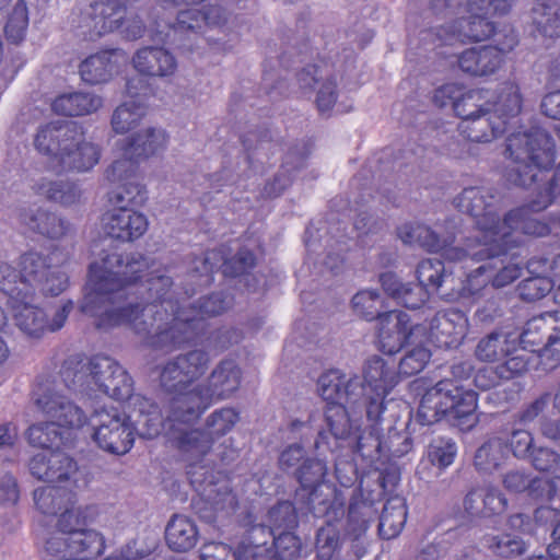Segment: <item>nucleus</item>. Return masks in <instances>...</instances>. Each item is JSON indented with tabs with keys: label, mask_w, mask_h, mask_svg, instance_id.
<instances>
[{
	"label": "nucleus",
	"mask_w": 560,
	"mask_h": 560,
	"mask_svg": "<svg viewBox=\"0 0 560 560\" xmlns=\"http://www.w3.org/2000/svg\"><path fill=\"white\" fill-rule=\"evenodd\" d=\"M60 135L63 136V142L51 164L55 170L88 172L100 162V147L89 141L75 125L61 129Z\"/></svg>",
	"instance_id": "17"
},
{
	"label": "nucleus",
	"mask_w": 560,
	"mask_h": 560,
	"mask_svg": "<svg viewBox=\"0 0 560 560\" xmlns=\"http://www.w3.org/2000/svg\"><path fill=\"white\" fill-rule=\"evenodd\" d=\"M128 61V55L121 49L100 51L81 62L80 74L88 83H105L118 74Z\"/></svg>",
	"instance_id": "27"
},
{
	"label": "nucleus",
	"mask_w": 560,
	"mask_h": 560,
	"mask_svg": "<svg viewBox=\"0 0 560 560\" xmlns=\"http://www.w3.org/2000/svg\"><path fill=\"white\" fill-rule=\"evenodd\" d=\"M339 546V530L330 522L318 529L316 538L317 557L319 560H330Z\"/></svg>",
	"instance_id": "55"
},
{
	"label": "nucleus",
	"mask_w": 560,
	"mask_h": 560,
	"mask_svg": "<svg viewBox=\"0 0 560 560\" xmlns=\"http://www.w3.org/2000/svg\"><path fill=\"white\" fill-rule=\"evenodd\" d=\"M532 460L536 469L548 471L558 467L560 456L549 448L539 447L532 452Z\"/></svg>",
	"instance_id": "61"
},
{
	"label": "nucleus",
	"mask_w": 560,
	"mask_h": 560,
	"mask_svg": "<svg viewBox=\"0 0 560 560\" xmlns=\"http://www.w3.org/2000/svg\"><path fill=\"white\" fill-rule=\"evenodd\" d=\"M327 471L326 465L319 459H307L298 470V478L304 488L318 485Z\"/></svg>",
	"instance_id": "58"
},
{
	"label": "nucleus",
	"mask_w": 560,
	"mask_h": 560,
	"mask_svg": "<svg viewBox=\"0 0 560 560\" xmlns=\"http://www.w3.org/2000/svg\"><path fill=\"white\" fill-rule=\"evenodd\" d=\"M482 503L488 514H500L506 508V500L494 488H483Z\"/></svg>",
	"instance_id": "63"
},
{
	"label": "nucleus",
	"mask_w": 560,
	"mask_h": 560,
	"mask_svg": "<svg viewBox=\"0 0 560 560\" xmlns=\"http://www.w3.org/2000/svg\"><path fill=\"white\" fill-rule=\"evenodd\" d=\"M489 110L462 120L460 132L474 142H489L504 130L506 119L518 115L522 108L520 89L514 83H506L500 91Z\"/></svg>",
	"instance_id": "10"
},
{
	"label": "nucleus",
	"mask_w": 560,
	"mask_h": 560,
	"mask_svg": "<svg viewBox=\"0 0 560 560\" xmlns=\"http://www.w3.org/2000/svg\"><path fill=\"white\" fill-rule=\"evenodd\" d=\"M560 199V166L553 180L539 191V199L534 200L530 209L522 207L509 212L501 223L498 217L495 198L486 188L470 187L463 190L456 203L460 211L476 220L475 243H469L463 250L464 258L482 260L499 256L509 246L518 242V235L544 236L550 232V225L540 221L536 212L546 209L553 200Z\"/></svg>",
	"instance_id": "3"
},
{
	"label": "nucleus",
	"mask_w": 560,
	"mask_h": 560,
	"mask_svg": "<svg viewBox=\"0 0 560 560\" xmlns=\"http://www.w3.org/2000/svg\"><path fill=\"white\" fill-rule=\"evenodd\" d=\"M68 250L55 248L48 257L36 252L24 254L19 261L18 287L25 291V296L43 294L58 295L69 282L68 275L58 269L69 260Z\"/></svg>",
	"instance_id": "8"
},
{
	"label": "nucleus",
	"mask_w": 560,
	"mask_h": 560,
	"mask_svg": "<svg viewBox=\"0 0 560 560\" xmlns=\"http://www.w3.org/2000/svg\"><path fill=\"white\" fill-rule=\"evenodd\" d=\"M167 143L168 135L163 128L148 126L121 140L118 143V149L125 154L142 161L163 153Z\"/></svg>",
	"instance_id": "28"
},
{
	"label": "nucleus",
	"mask_w": 560,
	"mask_h": 560,
	"mask_svg": "<svg viewBox=\"0 0 560 560\" xmlns=\"http://www.w3.org/2000/svg\"><path fill=\"white\" fill-rule=\"evenodd\" d=\"M126 92L128 100L114 110L110 120L113 131L118 135L137 128L149 109V88L142 79L129 80Z\"/></svg>",
	"instance_id": "22"
},
{
	"label": "nucleus",
	"mask_w": 560,
	"mask_h": 560,
	"mask_svg": "<svg viewBox=\"0 0 560 560\" xmlns=\"http://www.w3.org/2000/svg\"><path fill=\"white\" fill-rule=\"evenodd\" d=\"M352 308L359 316L371 320L382 315L383 301L377 291L362 290L353 296Z\"/></svg>",
	"instance_id": "52"
},
{
	"label": "nucleus",
	"mask_w": 560,
	"mask_h": 560,
	"mask_svg": "<svg viewBox=\"0 0 560 560\" xmlns=\"http://www.w3.org/2000/svg\"><path fill=\"white\" fill-rule=\"evenodd\" d=\"M60 380L69 390L81 395L102 392L117 400L129 399L130 405L136 396L132 395L131 377L108 357H70L61 366Z\"/></svg>",
	"instance_id": "4"
},
{
	"label": "nucleus",
	"mask_w": 560,
	"mask_h": 560,
	"mask_svg": "<svg viewBox=\"0 0 560 560\" xmlns=\"http://www.w3.org/2000/svg\"><path fill=\"white\" fill-rule=\"evenodd\" d=\"M264 551L262 546H243L235 553L225 544L212 542L202 547L201 558L202 560H255L258 556L262 557Z\"/></svg>",
	"instance_id": "46"
},
{
	"label": "nucleus",
	"mask_w": 560,
	"mask_h": 560,
	"mask_svg": "<svg viewBox=\"0 0 560 560\" xmlns=\"http://www.w3.org/2000/svg\"><path fill=\"white\" fill-rule=\"evenodd\" d=\"M323 79L322 71L316 66H308L298 74V83L303 93H307L314 84H318V91L316 96V103L322 114H329L335 110L336 113H346L351 108V105L345 104L343 102H337L338 93L336 90V82L327 79L319 82Z\"/></svg>",
	"instance_id": "29"
},
{
	"label": "nucleus",
	"mask_w": 560,
	"mask_h": 560,
	"mask_svg": "<svg viewBox=\"0 0 560 560\" xmlns=\"http://www.w3.org/2000/svg\"><path fill=\"white\" fill-rule=\"evenodd\" d=\"M433 100L441 107L452 105L456 115L466 120L489 110L490 93L483 90H465L459 84L448 83L435 91Z\"/></svg>",
	"instance_id": "24"
},
{
	"label": "nucleus",
	"mask_w": 560,
	"mask_h": 560,
	"mask_svg": "<svg viewBox=\"0 0 560 560\" xmlns=\"http://www.w3.org/2000/svg\"><path fill=\"white\" fill-rule=\"evenodd\" d=\"M476 409V393L466 389L457 380L446 378L425 389L420 399L417 419L423 425L446 419L460 430H468L478 421Z\"/></svg>",
	"instance_id": "5"
},
{
	"label": "nucleus",
	"mask_w": 560,
	"mask_h": 560,
	"mask_svg": "<svg viewBox=\"0 0 560 560\" xmlns=\"http://www.w3.org/2000/svg\"><path fill=\"white\" fill-rule=\"evenodd\" d=\"M74 124L52 122L39 128L35 137L36 149L50 158L51 164L57 158V153L63 142L61 129L72 128Z\"/></svg>",
	"instance_id": "48"
},
{
	"label": "nucleus",
	"mask_w": 560,
	"mask_h": 560,
	"mask_svg": "<svg viewBox=\"0 0 560 560\" xmlns=\"http://www.w3.org/2000/svg\"><path fill=\"white\" fill-rule=\"evenodd\" d=\"M505 456L506 447L501 439H491L478 448L475 465L479 470L490 472L503 463Z\"/></svg>",
	"instance_id": "50"
},
{
	"label": "nucleus",
	"mask_w": 560,
	"mask_h": 560,
	"mask_svg": "<svg viewBox=\"0 0 560 560\" xmlns=\"http://www.w3.org/2000/svg\"><path fill=\"white\" fill-rule=\"evenodd\" d=\"M552 346L547 342L539 350L532 349L533 362L538 363L545 371L553 370L560 363V350L553 349Z\"/></svg>",
	"instance_id": "60"
},
{
	"label": "nucleus",
	"mask_w": 560,
	"mask_h": 560,
	"mask_svg": "<svg viewBox=\"0 0 560 560\" xmlns=\"http://www.w3.org/2000/svg\"><path fill=\"white\" fill-rule=\"evenodd\" d=\"M548 258H533L527 264L528 277L518 285L520 296L525 301L544 298L556 287Z\"/></svg>",
	"instance_id": "32"
},
{
	"label": "nucleus",
	"mask_w": 560,
	"mask_h": 560,
	"mask_svg": "<svg viewBox=\"0 0 560 560\" xmlns=\"http://www.w3.org/2000/svg\"><path fill=\"white\" fill-rule=\"evenodd\" d=\"M144 269H149V264L140 255L125 265L115 253L94 260L90 265L80 311L93 318L98 328L127 326L148 339L151 346L165 348L192 340L203 328L201 323L205 316L218 315L230 305L223 294L215 293L203 299L198 310L175 307L171 300L164 298L172 284L170 277L152 269L145 275V283L150 296H155L159 303L140 305L128 302L125 306H118L125 296L122 291L126 284L142 278L139 273Z\"/></svg>",
	"instance_id": "1"
},
{
	"label": "nucleus",
	"mask_w": 560,
	"mask_h": 560,
	"mask_svg": "<svg viewBox=\"0 0 560 560\" xmlns=\"http://www.w3.org/2000/svg\"><path fill=\"white\" fill-rule=\"evenodd\" d=\"M382 443L375 425L372 427L369 435H361L357 442V452L363 457L373 460L381 453Z\"/></svg>",
	"instance_id": "59"
},
{
	"label": "nucleus",
	"mask_w": 560,
	"mask_h": 560,
	"mask_svg": "<svg viewBox=\"0 0 560 560\" xmlns=\"http://www.w3.org/2000/svg\"><path fill=\"white\" fill-rule=\"evenodd\" d=\"M512 352L511 354H505L503 363L495 368V373L502 380H510L521 375L534 364L532 349H525L515 342L512 346Z\"/></svg>",
	"instance_id": "47"
},
{
	"label": "nucleus",
	"mask_w": 560,
	"mask_h": 560,
	"mask_svg": "<svg viewBox=\"0 0 560 560\" xmlns=\"http://www.w3.org/2000/svg\"><path fill=\"white\" fill-rule=\"evenodd\" d=\"M103 106L101 96L93 93L70 92L57 96L51 108L65 116H83L95 113Z\"/></svg>",
	"instance_id": "36"
},
{
	"label": "nucleus",
	"mask_w": 560,
	"mask_h": 560,
	"mask_svg": "<svg viewBox=\"0 0 560 560\" xmlns=\"http://www.w3.org/2000/svg\"><path fill=\"white\" fill-rule=\"evenodd\" d=\"M276 548V556L271 557L268 548H265L262 557H256L255 560H293L295 559L301 549L300 539L292 533H281L273 541Z\"/></svg>",
	"instance_id": "51"
},
{
	"label": "nucleus",
	"mask_w": 560,
	"mask_h": 560,
	"mask_svg": "<svg viewBox=\"0 0 560 560\" xmlns=\"http://www.w3.org/2000/svg\"><path fill=\"white\" fill-rule=\"evenodd\" d=\"M237 421L238 413L233 408L215 410L208 417L205 431L186 430L185 438L180 440V451L189 459L205 456L212 450L215 440L230 432Z\"/></svg>",
	"instance_id": "18"
},
{
	"label": "nucleus",
	"mask_w": 560,
	"mask_h": 560,
	"mask_svg": "<svg viewBox=\"0 0 560 560\" xmlns=\"http://www.w3.org/2000/svg\"><path fill=\"white\" fill-rule=\"evenodd\" d=\"M533 445V438L528 431L515 430L510 440V447L514 456L526 457Z\"/></svg>",
	"instance_id": "62"
},
{
	"label": "nucleus",
	"mask_w": 560,
	"mask_h": 560,
	"mask_svg": "<svg viewBox=\"0 0 560 560\" xmlns=\"http://www.w3.org/2000/svg\"><path fill=\"white\" fill-rule=\"evenodd\" d=\"M93 440L105 452L124 455L135 442V425L129 416L117 408L95 410L89 420Z\"/></svg>",
	"instance_id": "12"
},
{
	"label": "nucleus",
	"mask_w": 560,
	"mask_h": 560,
	"mask_svg": "<svg viewBox=\"0 0 560 560\" xmlns=\"http://www.w3.org/2000/svg\"><path fill=\"white\" fill-rule=\"evenodd\" d=\"M130 203L113 205L101 219L104 232L116 240L131 242L141 237L148 230L147 217L133 208Z\"/></svg>",
	"instance_id": "23"
},
{
	"label": "nucleus",
	"mask_w": 560,
	"mask_h": 560,
	"mask_svg": "<svg viewBox=\"0 0 560 560\" xmlns=\"http://www.w3.org/2000/svg\"><path fill=\"white\" fill-rule=\"evenodd\" d=\"M409 316L400 311H390L378 317L377 340L384 353H397L404 346L425 336L424 325L409 326Z\"/></svg>",
	"instance_id": "19"
},
{
	"label": "nucleus",
	"mask_w": 560,
	"mask_h": 560,
	"mask_svg": "<svg viewBox=\"0 0 560 560\" xmlns=\"http://www.w3.org/2000/svg\"><path fill=\"white\" fill-rule=\"evenodd\" d=\"M407 520V508L404 499H389L381 515L378 530L383 538L396 537L402 529Z\"/></svg>",
	"instance_id": "41"
},
{
	"label": "nucleus",
	"mask_w": 560,
	"mask_h": 560,
	"mask_svg": "<svg viewBox=\"0 0 560 560\" xmlns=\"http://www.w3.org/2000/svg\"><path fill=\"white\" fill-rule=\"evenodd\" d=\"M317 392L329 406L359 404L362 400V388L355 377H348L339 370H330L320 375Z\"/></svg>",
	"instance_id": "26"
},
{
	"label": "nucleus",
	"mask_w": 560,
	"mask_h": 560,
	"mask_svg": "<svg viewBox=\"0 0 560 560\" xmlns=\"http://www.w3.org/2000/svg\"><path fill=\"white\" fill-rule=\"evenodd\" d=\"M504 485L509 490L520 492L528 489L530 495L535 498H546L551 501L552 509L560 511V476L551 480L528 479L520 471H512L504 478Z\"/></svg>",
	"instance_id": "35"
},
{
	"label": "nucleus",
	"mask_w": 560,
	"mask_h": 560,
	"mask_svg": "<svg viewBox=\"0 0 560 560\" xmlns=\"http://www.w3.org/2000/svg\"><path fill=\"white\" fill-rule=\"evenodd\" d=\"M241 384V370L233 361H222L211 373L208 384L196 387L178 396L173 405V415L187 406L183 417L197 420L200 415L215 400L231 396Z\"/></svg>",
	"instance_id": "9"
},
{
	"label": "nucleus",
	"mask_w": 560,
	"mask_h": 560,
	"mask_svg": "<svg viewBox=\"0 0 560 560\" xmlns=\"http://www.w3.org/2000/svg\"><path fill=\"white\" fill-rule=\"evenodd\" d=\"M456 452L457 448L453 441L439 439L429 445L427 455L433 465L445 468L454 462Z\"/></svg>",
	"instance_id": "56"
},
{
	"label": "nucleus",
	"mask_w": 560,
	"mask_h": 560,
	"mask_svg": "<svg viewBox=\"0 0 560 560\" xmlns=\"http://www.w3.org/2000/svg\"><path fill=\"white\" fill-rule=\"evenodd\" d=\"M36 190L47 199L65 206L75 203L81 197V189L79 186L66 180L43 179L37 184Z\"/></svg>",
	"instance_id": "45"
},
{
	"label": "nucleus",
	"mask_w": 560,
	"mask_h": 560,
	"mask_svg": "<svg viewBox=\"0 0 560 560\" xmlns=\"http://www.w3.org/2000/svg\"><path fill=\"white\" fill-rule=\"evenodd\" d=\"M132 66L140 74L166 78L176 72L177 61L162 47H143L133 55Z\"/></svg>",
	"instance_id": "33"
},
{
	"label": "nucleus",
	"mask_w": 560,
	"mask_h": 560,
	"mask_svg": "<svg viewBox=\"0 0 560 560\" xmlns=\"http://www.w3.org/2000/svg\"><path fill=\"white\" fill-rule=\"evenodd\" d=\"M359 404H345L342 406H329L325 410L326 424L336 439H346L352 431H357L360 427L362 412L355 411Z\"/></svg>",
	"instance_id": "37"
},
{
	"label": "nucleus",
	"mask_w": 560,
	"mask_h": 560,
	"mask_svg": "<svg viewBox=\"0 0 560 560\" xmlns=\"http://www.w3.org/2000/svg\"><path fill=\"white\" fill-rule=\"evenodd\" d=\"M380 280L383 289L408 308H418L428 299V289L420 284H404L394 273H383Z\"/></svg>",
	"instance_id": "39"
},
{
	"label": "nucleus",
	"mask_w": 560,
	"mask_h": 560,
	"mask_svg": "<svg viewBox=\"0 0 560 560\" xmlns=\"http://www.w3.org/2000/svg\"><path fill=\"white\" fill-rule=\"evenodd\" d=\"M509 156L518 163L517 176L513 180L522 186H530L542 178L555 163V143L541 128L515 132L508 138Z\"/></svg>",
	"instance_id": "7"
},
{
	"label": "nucleus",
	"mask_w": 560,
	"mask_h": 560,
	"mask_svg": "<svg viewBox=\"0 0 560 560\" xmlns=\"http://www.w3.org/2000/svg\"><path fill=\"white\" fill-rule=\"evenodd\" d=\"M511 4L512 0H468L465 8L467 15L462 16L458 26L443 28V34H440L441 40L452 45L455 40L487 39L494 30L489 18L506 13Z\"/></svg>",
	"instance_id": "11"
},
{
	"label": "nucleus",
	"mask_w": 560,
	"mask_h": 560,
	"mask_svg": "<svg viewBox=\"0 0 560 560\" xmlns=\"http://www.w3.org/2000/svg\"><path fill=\"white\" fill-rule=\"evenodd\" d=\"M445 267L436 259L422 260L417 269L419 284L425 289L438 290L445 277Z\"/></svg>",
	"instance_id": "54"
},
{
	"label": "nucleus",
	"mask_w": 560,
	"mask_h": 560,
	"mask_svg": "<svg viewBox=\"0 0 560 560\" xmlns=\"http://www.w3.org/2000/svg\"><path fill=\"white\" fill-rule=\"evenodd\" d=\"M542 113L553 119H560V90L547 94L541 102Z\"/></svg>",
	"instance_id": "64"
},
{
	"label": "nucleus",
	"mask_w": 560,
	"mask_h": 560,
	"mask_svg": "<svg viewBox=\"0 0 560 560\" xmlns=\"http://www.w3.org/2000/svg\"><path fill=\"white\" fill-rule=\"evenodd\" d=\"M25 223L32 231L49 238H59L68 230L67 223L61 218L42 208L33 211Z\"/></svg>",
	"instance_id": "44"
},
{
	"label": "nucleus",
	"mask_w": 560,
	"mask_h": 560,
	"mask_svg": "<svg viewBox=\"0 0 560 560\" xmlns=\"http://www.w3.org/2000/svg\"><path fill=\"white\" fill-rule=\"evenodd\" d=\"M517 342L513 334L492 332L482 338L476 347V357L481 361L493 362L511 354L512 346Z\"/></svg>",
	"instance_id": "40"
},
{
	"label": "nucleus",
	"mask_w": 560,
	"mask_h": 560,
	"mask_svg": "<svg viewBox=\"0 0 560 560\" xmlns=\"http://www.w3.org/2000/svg\"><path fill=\"white\" fill-rule=\"evenodd\" d=\"M27 25L28 13L26 3L24 0H18L4 27L8 39L13 43L21 42L24 38Z\"/></svg>",
	"instance_id": "53"
},
{
	"label": "nucleus",
	"mask_w": 560,
	"mask_h": 560,
	"mask_svg": "<svg viewBox=\"0 0 560 560\" xmlns=\"http://www.w3.org/2000/svg\"><path fill=\"white\" fill-rule=\"evenodd\" d=\"M517 343L525 349H535L540 345L560 342V312L545 313L530 318L522 334L515 335Z\"/></svg>",
	"instance_id": "30"
},
{
	"label": "nucleus",
	"mask_w": 560,
	"mask_h": 560,
	"mask_svg": "<svg viewBox=\"0 0 560 560\" xmlns=\"http://www.w3.org/2000/svg\"><path fill=\"white\" fill-rule=\"evenodd\" d=\"M425 327V340L439 348H457L468 331V318L458 310L439 312Z\"/></svg>",
	"instance_id": "25"
},
{
	"label": "nucleus",
	"mask_w": 560,
	"mask_h": 560,
	"mask_svg": "<svg viewBox=\"0 0 560 560\" xmlns=\"http://www.w3.org/2000/svg\"><path fill=\"white\" fill-rule=\"evenodd\" d=\"M489 547L501 557L518 556L526 549L525 542L520 537L509 534L492 537L489 540Z\"/></svg>",
	"instance_id": "57"
},
{
	"label": "nucleus",
	"mask_w": 560,
	"mask_h": 560,
	"mask_svg": "<svg viewBox=\"0 0 560 560\" xmlns=\"http://www.w3.org/2000/svg\"><path fill=\"white\" fill-rule=\"evenodd\" d=\"M537 31L547 38L560 37V3L549 0L534 8Z\"/></svg>",
	"instance_id": "42"
},
{
	"label": "nucleus",
	"mask_w": 560,
	"mask_h": 560,
	"mask_svg": "<svg viewBox=\"0 0 560 560\" xmlns=\"http://www.w3.org/2000/svg\"><path fill=\"white\" fill-rule=\"evenodd\" d=\"M217 256H219L217 252L207 254L205 258V270L207 272L212 271L214 268H222L224 275L236 276L245 272L255 264L254 255L247 249H242L234 258L222 256L219 260Z\"/></svg>",
	"instance_id": "43"
},
{
	"label": "nucleus",
	"mask_w": 560,
	"mask_h": 560,
	"mask_svg": "<svg viewBox=\"0 0 560 560\" xmlns=\"http://www.w3.org/2000/svg\"><path fill=\"white\" fill-rule=\"evenodd\" d=\"M424 337H420L415 343L407 345L410 349L406 352L399 362V374L411 376L421 372L431 359V351L425 347L428 342Z\"/></svg>",
	"instance_id": "49"
},
{
	"label": "nucleus",
	"mask_w": 560,
	"mask_h": 560,
	"mask_svg": "<svg viewBox=\"0 0 560 560\" xmlns=\"http://www.w3.org/2000/svg\"><path fill=\"white\" fill-rule=\"evenodd\" d=\"M495 46H481L464 50L457 58L462 71L475 75L493 74L503 62V55L510 52L518 43L513 28L495 33Z\"/></svg>",
	"instance_id": "16"
},
{
	"label": "nucleus",
	"mask_w": 560,
	"mask_h": 560,
	"mask_svg": "<svg viewBox=\"0 0 560 560\" xmlns=\"http://www.w3.org/2000/svg\"><path fill=\"white\" fill-rule=\"evenodd\" d=\"M0 291L9 296L8 304L16 326L24 334L34 338L60 329L73 308V302L69 300L58 307L49 318L45 308L33 304L35 296L31 293L25 296V291L18 287L15 269L7 262H0Z\"/></svg>",
	"instance_id": "6"
},
{
	"label": "nucleus",
	"mask_w": 560,
	"mask_h": 560,
	"mask_svg": "<svg viewBox=\"0 0 560 560\" xmlns=\"http://www.w3.org/2000/svg\"><path fill=\"white\" fill-rule=\"evenodd\" d=\"M398 236L409 245H419L429 252L443 250V255L450 260L464 259V252L458 247H452L445 241H441L429 228L421 224H404L398 229Z\"/></svg>",
	"instance_id": "34"
},
{
	"label": "nucleus",
	"mask_w": 560,
	"mask_h": 560,
	"mask_svg": "<svg viewBox=\"0 0 560 560\" xmlns=\"http://www.w3.org/2000/svg\"><path fill=\"white\" fill-rule=\"evenodd\" d=\"M178 396H174L167 407V417L164 422L161 420V415L158 407L148 398L142 396L132 397V406L138 411L139 416L136 420L139 425V433L147 439H153L161 432L165 434L180 448V440L185 438L187 424L194 420H186L183 417L187 406H184L178 412V417L173 415V405Z\"/></svg>",
	"instance_id": "14"
},
{
	"label": "nucleus",
	"mask_w": 560,
	"mask_h": 560,
	"mask_svg": "<svg viewBox=\"0 0 560 560\" xmlns=\"http://www.w3.org/2000/svg\"><path fill=\"white\" fill-rule=\"evenodd\" d=\"M35 396L37 406L49 421L28 429L30 442L44 448L31 459L30 471L37 479L56 486L37 488L34 502L43 514L57 515L65 505L77 503L78 491L88 483L77 463L59 451L70 441L72 432L82 428L88 419L80 407L61 394L56 381L39 384Z\"/></svg>",
	"instance_id": "2"
},
{
	"label": "nucleus",
	"mask_w": 560,
	"mask_h": 560,
	"mask_svg": "<svg viewBox=\"0 0 560 560\" xmlns=\"http://www.w3.org/2000/svg\"><path fill=\"white\" fill-rule=\"evenodd\" d=\"M228 21V12L220 5H210L201 12L196 9L183 10L177 15L174 32L190 35L206 34L208 28L221 27Z\"/></svg>",
	"instance_id": "31"
},
{
	"label": "nucleus",
	"mask_w": 560,
	"mask_h": 560,
	"mask_svg": "<svg viewBox=\"0 0 560 560\" xmlns=\"http://www.w3.org/2000/svg\"><path fill=\"white\" fill-rule=\"evenodd\" d=\"M121 152V156L115 160L106 170V180L116 186L109 194L112 205L137 203L143 192V186L138 180L137 172L139 160Z\"/></svg>",
	"instance_id": "21"
},
{
	"label": "nucleus",
	"mask_w": 560,
	"mask_h": 560,
	"mask_svg": "<svg viewBox=\"0 0 560 560\" xmlns=\"http://www.w3.org/2000/svg\"><path fill=\"white\" fill-rule=\"evenodd\" d=\"M210 357L202 349H195L167 362L161 372V385L174 396H180L196 387L195 382L202 376L209 365Z\"/></svg>",
	"instance_id": "15"
},
{
	"label": "nucleus",
	"mask_w": 560,
	"mask_h": 560,
	"mask_svg": "<svg viewBox=\"0 0 560 560\" xmlns=\"http://www.w3.org/2000/svg\"><path fill=\"white\" fill-rule=\"evenodd\" d=\"M199 538L195 522L183 515H175L165 529L166 544L173 551L186 552L192 549Z\"/></svg>",
	"instance_id": "38"
},
{
	"label": "nucleus",
	"mask_w": 560,
	"mask_h": 560,
	"mask_svg": "<svg viewBox=\"0 0 560 560\" xmlns=\"http://www.w3.org/2000/svg\"><path fill=\"white\" fill-rule=\"evenodd\" d=\"M492 266L481 265L476 270L467 276V279L462 283L459 290L453 291L448 294L450 300L458 301L464 305L472 304L480 295L481 290L487 285L489 280L495 288H502L522 275V267L517 262H508L502 266L500 270L491 276Z\"/></svg>",
	"instance_id": "20"
},
{
	"label": "nucleus",
	"mask_w": 560,
	"mask_h": 560,
	"mask_svg": "<svg viewBox=\"0 0 560 560\" xmlns=\"http://www.w3.org/2000/svg\"><path fill=\"white\" fill-rule=\"evenodd\" d=\"M363 380L362 405L365 407L366 417L377 421L385 410L386 396L398 383V375L393 364L374 355L363 366Z\"/></svg>",
	"instance_id": "13"
}]
</instances>
